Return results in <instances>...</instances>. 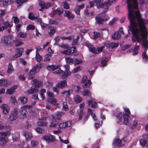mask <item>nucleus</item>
<instances>
[{"instance_id": "f03ea898", "label": "nucleus", "mask_w": 148, "mask_h": 148, "mask_svg": "<svg viewBox=\"0 0 148 148\" xmlns=\"http://www.w3.org/2000/svg\"><path fill=\"white\" fill-rule=\"evenodd\" d=\"M128 11V18L132 23L134 21H140L144 20L141 18L140 12L137 10L138 6L137 0H127Z\"/></svg>"}, {"instance_id": "f8f14e48", "label": "nucleus", "mask_w": 148, "mask_h": 148, "mask_svg": "<svg viewBox=\"0 0 148 148\" xmlns=\"http://www.w3.org/2000/svg\"><path fill=\"white\" fill-rule=\"evenodd\" d=\"M24 50L23 48H18L16 50V54L13 57V59H14L18 57L21 56L23 53Z\"/></svg>"}, {"instance_id": "49530a36", "label": "nucleus", "mask_w": 148, "mask_h": 148, "mask_svg": "<svg viewBox=\"0 0 148 148\" xmlns=\"http://www.w3.org/2000/svg\"><path fill=\"white\" fill-rule=\"evenodd\" d=\"M12 138L14 141H17L19 139V135L17 134H13L12 136Z\"/></svg>"}, {"instance_id": "412c9836", "label": "nucleus", "mask_w": 148, "mask_h": 148, "mask_svg": "<svg viewBox=\"0 0 148 148\" xmlns=\"http://www.w3.org/2000/svg\"><path fill=\"white\" fill-rule=\"evenodd\" d=\"M18 86L15 85L13 86L7 90L6 93L7 94L11 95L13 94L15 92V90L17 88Z\"/></svg>"}, {"instance_id": "f3484780", "label": "nucleus", "mask_w": 148, "mask_h": 148, "mask_svg": "<svg viewBox=\"0 0 148 148\" xmlns=\"http://www.w3.org/2000/svg\"><path fill=\"white\" fill-rule=\"evenodd\" d=\"M67 85V81L66 80H63L59 82L57 84V86L58 88L62 89L65 88Z\"/></svg>"}, {"instance_id": "a19ab883", "label": "nucleus", "mask_w": 148, "mask_h": 148, "mask_svg": "<svg viewBox=\"0 0 148 148\" xmlns=\"http://www.w3.org/2000/svg\"><path fill=\"white\" fill-rule=\"evenodd\" d=\"M27 0H17L16 1V2L19 6L21 5L23 3H27Z\"/></svg>"}, {"instance_id": "c03bdc74", "label": "nucleus", "mask_w": 148, "mask_h": 148, "mask_svg": "<svg viewBox=\"0 0 148 148\" xmlns=\"http://www.w3.org/2000/svg\"><path fill=\"white\" fill-rule=\"evenodd\" d=\"M78 115H79V119H82V116L84 115V112L83 110H81L79 112H78Z\"/></svg>"}, {"instance_id": "ea45409f", "label": "nucleus", "mask_w": 148, "mask_h": 148, "mask_svg": "<svg viewBox=\"0 0 148 148\" xmlns=\"http://www.w3.org/2000/svg\"><path fill=\"white\" fill-rule=\"evenodd\" d=\"M51 56V54H47L44 57V61H49L50 60Z\"/></svg>"}, {"instance_id": "cd10ccee", "label": "nucleus", "mask_w": 148, "mask_h": 148, "mask_svg": "<svg viewBox=\"0 0 148 148\" xmlns=\"http://www.w3.org/2000/svg\"><path fill=\"white\" fill-rule=\"evenodd\" d=\"M38 18V16L33 13L30 12L28 14V18L31 20H34L37 19Z\"/></svg>"}, {"instance_id": "4d7b16f0", "label": "nucleus", "mask_w": 148, "mask_h": 148, "mask_svg": "<svg viewBox=\"0 0 148 148\" xmlns=\"http://www.w3.org/2000/svg\"><path fill=\"white\" fill-rule=\"evenodd\" d=\"M82 94L84 96H86L90 95V93L88 90H85L82 92Z\"/></svg>"}, {"instance_id": "13d9d810", "label": "nucleus", "mask_w": 148, "mask_h": 148, "mask_svg": "<svg viewBox=\"0 0 148 148\" xmlns=\"http://www.w3.org/2000/svg\"><path fill=\"white\" fill-rule=\"evenodd\" d=\"M47 124V123L42 121H39L37 123V125L40 126H46Z\"/></svg>"}, {"instance_id": "a878e982", "label": "nucleus", "mask_w": 148, "mask_h": 148, "mask_svg": "<svg viewBox=\"0 0 148 148\" xmlns=\"http://www.w3.org/2000/svg\"><path fill=\"white\" fill-rule=\"evenodd\" d=\"M124 118V124L125 125H127L129 124V121L130 119L129 116L126 115V114L123 115Z\"/></svg>"}, {"instance_id": "774afa93", "label": "nucleus", "mask_w": 148, "mask_h": 148, "mask_svg": "<svg viewBox=\"0 0 148 148\" xmlns=\"http://www.w3.org/2000/svg\"><path fill=\"white\" fill-rule=\"evenodd\" d=\"M12 18H14V22L15 24H17L18 23L19 20L17 16H13Z\"/></svg>"}, {"instance_id": "c85d7f7f", "label": "nucleus", "mask_w": 148, "mask_h": 148, "mask_svg": "<svg viewBox=\"0 0 148 148\" xmlns=\"http://www.w3.org/2000/svg\"><path fill=\"white\" fill-rule=\"evenodd\" d=\"M38 91V89L36 88V86H34L31 87L29 89V93H35Z\"/></svg>"}, {"instance_id": "aec40b11", "label": "nucleus", "mask_w": 148, "mask_h": 148, "mask_svg": "<svg viewBox=\"0 0 148 148\" xmlns=\"http://www.w3.org/2000/svg\"><path fill=\"white\" fill-rule=\"evenodd\" d=\"M72 92V90H68L64 91L61 92V94L65 95L66 96L65 99L66 100L69 101L70 99L69 97L71 93Z\"/></svg>"}, {"instance_id": "e433bc0d", "label": "nucleus", "mask_w": 148, "mask_h": 148, "mask_svg": "<svg viewBox=\"0 0 148 148\" xmlns=\"http://www.w3.org/2000/svg\"><path fill=\"white\" fill-rule=\"evenodd\" d=\"M8 86V81L3 79L0 80V86Z\"/></svg>"}, {"instance_id": "de8ad7c7", "label": "nucleus", "mask_w": 148, "mask_h": 148, "mask_svg": "<svg viewBox=\"0 0 148 148\" xmlns=\"http://www.w3.org/2000/svg\"><path fill=\"white\" fill-rule=\"evenodd\" d=\"M79 38V36H78L75 39H74V38L73 39H73V40L72 43V45L73 46L77 45V42Z\"/></svg>"}, {"instance_id": "b1692460", "label": "nucleus", "mask_w": 148, "mask_h": 148, "mask_svg": "<svg viewBox=\"0 0 148 148\" xmlns=\"http://www.w3.org/2000/svg\"><path fill=\"white\" fill-rule=\"evenodd\" d=\"M14 71V69L13 67L12 63H9L7 69V72L8 74H10Z\"/></svg>"}, {"instance_id": "0e129e2a", "label": "nucleus", "mask_w": 148, "mask_h": 148, "mask_svg": "<svg viewBox=\"0 0 148 148\" xmlns=\"http://www.w3.org/2000/svg\"><path fill=\"white\" fill-rule=\"evenodd\" d=\"M62 4L63 5V7L64 9H69V7L68 4L66 2H63L62 3Z\"/></svg>"}, {"instance_id": "ddd939ff", "label": "nucleus", "mask_w": 148, "mask_h": 148, "mask_svg": "<svg viewBox=\"0 0 148 148\" xmlns=\"http://www.w3.org/2000/svg\"><path fill=\"white\" fill-rule=\"evenodd\" d=\"M124 143V140H120L118 138H116L114 140L113 143V145H114V147L115 146H122L125 144Z\"/></svg>"}, {"instance_id": "393cba45", "label": "nucleus", "mask_w": 148, "mask_h": 148, "mask_svg": "<svg viewBox=\"0 0 148 148\" xmlns=\"http://www.w3.org/2000/svg\"><path fill=\"white\" fill-rule=\"evenodd\" d=\"M10 133L9 132H0V139H7L6 136Z\"/></svg>"}, {"instance_id": "a211bd4d", "label": "nucleus", "mask_w": 148, "mask_h": 148, "mask_svg": "<svg viewBox=\"0 0 148 148\" xmlns=\"http://www.w3.org/2000/svg\"><path fill=\"white\" fill-rule=\"evenodd\" d=\"M59 125L58 121L53 117L51 119V122L49 125L50 127H54Z\"/></svg>"}, {"instance_id": "5fc2aeb1", "label": "nucleus", "mask_w": 148, "mask_h": 148, "mask_svg": "<svg viewBox=\"0 0 148 148\" xmlns=\"http://www.w3.org/2000/svg\"><path fill=\"white\" fill-rule=\"evenodd\" d=\"M107 62V60H106L104 58H102L101 61V63L102 64L100 66L102 67L105 66L106 65V63Z\"/></svg>"}, {"instance_id": "6ab92c4d", "label": "nucleus", "mask_w": 148, "mask_h": 148, "mask_svg": "<svg viewBox=\"0 0 148 148\" xmlns=\"http://www.w3.org/2000/svg\"><path fill=\"white\" fill-rule=\"evenodd\" d=\"M37 72L33 67L30 71L28 73V79H32L35 77L34 75Z\"/></svg>"}, {"instance_id": "6e6552de", "label": "nucleus", "mask_w": 148, "mask_h": 148, "mask_svg": "<svg viewBox=\"0 0 148 148\" xmlns=\"http://www.w3.org/2000/svg\"><path fill=\"white\" fill-rule=\"evenodd\" d=\"M18 112V110L14 109L13 110L9 116V119L11 121H13L16 120L17 117V115Z\"/></svg>"}, {"instance_id": "423d86ee", "label": "nucleus", "mask_w": 148, "mask_h": 148, "mask_svg": "<svg viewBox=\"0 0 148 148\" xmlns=\"http://www.w3.org/2000/svg\"><path fill=\"white\" fill-rule=\"evenodd\" d=\"M86 45L90 51L93 53H96L97 54H98L101 52L104 48V46H102L97 50L92 45L90 44L87 43Z\"/></svg>"}, {"instance_id": "dca6fc26", "label": "nucleus", "mask_w": 148, "mask_h": 148, "mask_svg": "<svg viewBox=\"0 0 148 148\" xmlns=\"http://www.w3.org/2000/svg\"><path fill=\"white\" fill-rule=\"evenodd\" d=\"M56 31V28L55 27L52 26H49L48 27V32L49 35L51 36L53 35Z\"/></svg>"}, {"instance_id": "20e7f679", "label": "nucleus", "mask_w": 148, "mask_h": 148, "mask_svg": "<svg viewBox=\"0 0 148 148\" xmlns=\"http://www.w3.org/2000/svg\"><path fill=\"white\" fill-rule=\"evenodd\" d=\"M117 0H108V1L106 2H103L99 5V7H101L104 10L103 11V13H105L107 12L109 7L111 5L112 3L115 2Z\"/></svg>"}, {"instance_id": "2f4dec72", "label": "nucleus", "mask_w": 148, "mask_h": 148, "mask_svg": "<svg viewBox=\"0 0 148 148\" xmlns=\"http://www.w3.org/2000/svg\"><path fill=\"white\" fill-rule=\"evenodd\" d=\"M42 59V57L40 56L38 52H36L35 60L38 62H40Z\"/></svg>"}, {"instance_id": "72a5a7b5", "label": "nucleus", "mask_w": 148, "mask_h": 148, "mask_svg": "<svg viewBox=\"0 0 148 148\" xmlns=\"http://www.w3.org/2000/svg\"><path fill=\"white\" fill-rule=\"evenodd\" d=\"M65 60L66 62L68 64L73 63L74 62V59L69 57L65 58Z\"/></svg>"}, {"instance_id": "f257e3e1", "label": "nucleus", "mask_w": 148, "mask_h": 148, "mask_svg": "<svg viewBox=\"0 0 148 148\" xmlns=\"http://www.w3.org/2000/svg\"><path fill=\"white\" fill-rule=\"evenodd\" d=\"M148 24V19L142 20L139 21H134L132 23H130L128 32L131 31L133 34L132 40L133 42L137 40L139 42L142 40V47L145 49L142 54L143 58L146 62L148 59L146 52L148 49V41L147 40L148 30L145 25Z\"/></svg>"}, {"instance_id": "473e14b6", "label": "nucleus", "mask_w": 148, "mask_h": 148, "mask_svg": "<svg viewBox=\"0 0 148 148\" xmlns=\"http://www.w3.org/2000/svg\"><path fill=\"white\" fill-rule=\"evenodd\" d=\"M61 38L63 39L62 37H61L60 36H57L56 37L54 38V40L55 41V42L54 43V45H58L59 41Z\"/></svg>"}, {"instance_id": "37998d69", "label": "nucleus", "mask_w": 148, "mask_h": 148, "mask_svg": "<svg viewBox=\"0 0 148 148\" xmlns=\"http://www.w3.org/2000/svg\"><path fill=\"white\" fill-rule=\"evenodd\" d=\"M19 99L21 101V103L23 104H25L27 101V98L25 97H20Z\"/></svg>"}, {"instance_id": "a18cd8bd", "label": "nucleus", "mask_w": 148, "mask_h": 148, "mask_svg": "<svg viewBox=\"0 0 148 148\" xmlns=\"http://www.w3.org/2000/svg\"><path fill=\"white\" fill-rule=\"evenodd\" d=\"M123 114L122 113H120L118 114L116 116V117L117 118L118 120H117V122H121L122 120V116Z\"/></svg>"}, {"instance_id": "1a4fd4ad", "label": "nucleus", "mask_w": 148, "mask_h": 148, "mask_svg": "<svg viewBox=\"0 0 148 148\" xmlns=\"http://www.w3.org/2000/svg\"><path fill=\"white\" fill-rule=\"evenodd\" d=\"M42 139L45 140L49 143L54 142L56 140L54 137L50 134H46L43 136Z\"/></svg>"}, {"instance_id": "7ed1b4c3", "label": "nucleus", "mask_w": 148, "mask_h": 148, "mask_svg": "<svg viewBox=\"0 0 148 148\" xmlns=\"http://www.w3.org/2000/svg\"><path fill=\"white\" fill-rule=\"evenodd\" d=\"M66 66H65L66 68L65 72L58 69V66L53 65L48 66L47 69L50 71H53V73L55 74H59L62 79H66L71 74V72L69 71V69L66 68Z\"/></svg>"}, {"instance_id": "9b49d317", "label": "nucleus", "mask_w": 148, "mask_h": 148, "mask_svg": "<svg viewBox=\"0 0 148 148\" xmlns=\"http://www.w3.org/2000/svg\"><path fill=\"white\" fill-rule=\"evenodd\" d=\"M86 99L89 105H91V107L92 108H96L97 107V103L94 101L93 99L90 96H88Z\"/></svg>"}, {"instance_id": "09e8293b", "label": "nucleus", "mask_w": 148, "mask_h": 148, "mask_svg": "<svg viewBox=\"0 0 148 148\" xmlns=\"http://www.w3.org/2000/svg\"><path fill=\"white\" fill-rule=\"evenodd\" d=\"M118 18H114L112 21H111L109 23V25L110 26H112L114 25L115 22L118 20Z\"/></svg>"}, {"instance_id": "603ef678", "label": "nucleus", "mask_w": 148, "mask_h": 148, "mask_svg": "<svg viewBox=\"0 0 148 148\" xmlns=\"http://www.w3.org/2000/svg\"><path fill=\"white\" fill-rule=\"evenodd\" d=\"M8 139H0V145H4L7 141Z\"/></svg>"}, {"instance_id": "58836bf2", "label": "nucleus", "mask_w": 148, "mask_h": 148, "mask_svg": "<svg viewBox=\"0 0 148 148\" xmlns=\"http://www.w3.org/2000/svg\"><path fill=\"white\" fill-rule=\"evenodd\" d=\"M64 114V113L62 112H57L56 113V115L57 116V119L59 120L60 119V118Z\"/></svg>"}, {"instance_id": "864d4df0", "label": "nucleus", "mask_w": 148, "mask_h": 148, "mask_svg": "<svg viewBox=\"0 0 148 148\" xmlns=\"http://www.w3.org/2000/svg\"><path fill=\"white\" fill-rule=\"evenodd\" d=\"M59 47H62L64 49H67L69 48V46L68 45L64 44V43H61L58 45Z\"/></svg>"}, {"instance_id": "bf43d9fd", "label": "nucleus", "mask_w": 148, "mask_h": 148, "mask_svg": "<svg viewBox=\"0 0 148 148\" xmlns=\"http://www.w3.org/2000/svg\"><path fill=\"white\" fill-rule=\"evenodd\" d=\"M88 111L91 112V115L93 118V119L95 121H97V119H96L95 116V115L92 112V110L91 109H89Z\"/></svg>"}, {"instance_id": "2eb2a0df", "label": "nucleus", "mask_w": 148, "mask_h": 148, "mask_svg": "<svg viewBox=\"0 0 148 148\" xmlns=\"http://www.w3.org/2000/svg\"><path fill=\"white\" fill-rule=\"evenodd\" d=\"M42 81H39L37 79L32 80L31 82V84H35L36 85L35 86H37L38 88L42 86Z\"/></svg>"}, {"instance_id": "3c124183", "label": "nucleus", "mask_w": 148, "mask_h": 148, "mask_svg": "<svg viewBox=\"0 0 148 148\" xmlns=\"http://www.w3.org/2000/svg\"><path fill=\"white\" fill-rule=\"evenodd\" d=\"M49 25H57V22L56 21L52 20L51 19H49Z\"/></svg>"}, {"instance_id": "79ce46f5", "label": "nucleus", "mask_w": 148, "mask_h": 148, "mask_svg": "<svg viewBox=\"0 0 148 148\" xmlns=\"http://www.w3.org/2000/svg\"><path fill=\"white\" fill-rule=\"evenodd\" d=\"M38 143L37 141L32 140L31 142V146L32 147H36Z\"/></svg>"}, {"instance_id": "9d476101", "label": "nucleus", "mask_w": 148, "mask_h": 148, "mask_svg": "<svg viewBox=\"0 0 148 148\" xmlns=\"http://www.w3.org/2000/svg\"><path fill=\"white\" fill-rule=\"evenodd\" d=\"M64 16L67 17L69 20H71L75 18L74 15L71 12L68 10H64Z\"/></svg>"}, {"instance_id": "39448f33", "label": "nucleus", "mask_w": 148, "mask_h": 148, "mask_svg": "<svg viewBox=\"0 0 148 148\" xmlns=\"http://www.w3.org/2000/svg\"><path fill=\"white\" fill-rule=\"evenodd\" d=\"M11 38L10 36H4L1 39V43L4 46L9 45L11 43Z\"/></svg>"}, {"instance_id": "6e6d98bb", "label": "nucleus", "mask_w": 148, "mask_h": 148, "mask_svg": "<svg viewBox=\"0 0 148 148\" xmlns=\"http://www.w3.org/2000/svg\"><path fill=\"white\" fill-rule=\"evenodd\" d=\"M36 131L39 133L42 134L44 132V130L42 129L40 127H38L36 129Z\"/></svg>"}, {"instance_id": "8fccbe9b", "label": "nucleus", "mask_w": 148, "mask_h": 148, "mask_svg": "<svg viewBox=\"0 0 148 148\" xmlns=\"http://www.w3.org/2000/svg\"><path fill=\"white\" fill-rule=\"evenodd\" d=\"M18 36L19 37L24 38L27 37V35L26 33L22 32H20L18 34Z\"/></svg>"}, {"instance_id": "680f3d73", "label": "nucleus", "mask_w": 148, "mask_h": 148, "mask_svg": "<svg viewBox=\"0 0 148 148\" xmlns=\"http://www.w3.org/2000/svg\"><path fill=\"white\" fill-rule=\"evenodd\" d=\"M41 26L43 29H45L48 27L49 25L43 23H41Z\"/></svg>"}, {"instance_id": "5701e85b", "label": "nucleus", "mask_w": 148, "mask_h": 148, "mask_svg": "<svg viewBox=\"0 0 148 148\" xmlns=\"http://www.w3.org/2000/svg\"><path fill=\"white\" fill-rule=\"evenodd\" d=\"M27 109L28 106L27 105L24 106L22 108L21 114L23 116V118H24V117L26 116V114H27Z\"/></svg>"}, {"instance_id": "4be33fe9", "label": "nucleus", "mask_w": 148, "mask_h": 148, "mask_svg": "<svg viewBox=\"0 0 148 148\" xmlns=\"http://www.w3.org/2000/svg\"><path fill=\"white\" fill-rule=\"evenodd\" d=\"M108 19H106L104 20L103 18L101 16H97L95 18L96 23H98L99 25H101L103 24V22L104 21H107Z\"/></svg>"}, {"instance_id": "4468645a", "label": "nucleus", "mask_w": 148, "mask_h": 148, "mask_svg": "<svg viewBox=\"0 0 148 148\" xmlns=\"http://www.w3.org/2000/svg\"><path fill=\"white\" fill-rule=\"evenodd\" d=\"M2 109L3 113L5 114H8L10 111V108L7 105L3 104L1 106Z\"/></svg>"}, {"instance_id": "052dcab7", "label": "nucleus", "mask_w": 148, "mask_h": 148, "mask_svg": "<svg viewBox=\"0 0 148 148\" xmlns=\"http://www.w3.org/2000/svg\"><path fill=\"white\" fill-rule=\"evenodd\" d=\"M140 143L142 147H144L146 143H147V140L145 139L141 140L140 141Z\"/></svg>"}, {"instance_id": "e2e57ef3", "label": "nucleus", "mask_w": 148, "mask_h": 148, "mask_svg": "<svg viewBox=\"0 0 148 148\" xmlns=\"http://www.w3.org/2000/svg\"><path fill=\"white\" fill-rule=\"evenodd\" d=\"M57 13H58L60 16H61V15L64 12V10L61 8H58L57 9Z\"/></svg>"}, {"instance_id": "c756f323", "label": "nucleus", "mask_w": 148, "mask_h": 148, "mask_svg": "<svg viewBox=\"0 0 148 148\" xmlns=\"http://www.w3.org/2000/svg\"><path fill=\"white\" fill-rule=\"evenodd\" d=\"M121 35L119 32L115 33L112 36V38L114 40H117L121 37Z\"/></svg>"}, {"instance_id": "7c9ffc66", "label": "nucleus", "mask_w": 148, "mask_h": 148, "mask_svg": "<svg viewBox=\"0 0 148 148\" xmlns=\"http://www.w3.org/2000/svg\"><path fill=\"white\" fill-rule=\"evenodd\" d=\"M91 83L90 80V79H88L87 80V82L82 84V86L83 87L85 88H87L89 86Z\"/></svg>"}, {"instance_id": "69168bd1", "label": "nucleus", "mask_w": 148, "mask_h": 148, "mask_svg": "<svg viewBox=\"0 0 148 148\" xmlns=\"http://www.w3.org/2000/svg\"><path fill=\"white\" fill-rule=\"evenodd\" d=\"M93 11H92L91 12H89L87 10H86L84 14L85 15H88L89 16H91L93 15Z\"/></svg>"}, {"instance_id": "bb28decb", "label": "nucleus", "mask_w": 148, "mask_h": 148, "mask_svg": "<svg viewBox=\"0 0 148 148\" xmlns=\"http://www.w3.org/2000/svg\"><path fill=\"white\" fill-rule=\"evenodd\" d=\"M137 43L136 45L134 48L133 49V51L132 55L133 56L137 55L138 53V51L139 50L140 46L139 45H137Z\"/></svg>"}, {"instance_id": "0eeeda50", "label": "nucleus", "mask_w": 148, "mask_h": 148, "mask_svg": "<svg viewBox=\"0 0 148 148\" xmlns=\"http://www.w3.org/2000/svg\"><path fill=\"white\" fill-rule=\"evenodd\" d=\"M75 47H72L69 49L67 50L61 51V52L66 55H70L74 53V55H77L78 54V53L75 51Z\"/></svg>"}, {"instance_id": "f704fd0d", "label": "nucleus", "mask_w": 148, "mask_h": 148, "mask_svg": "<svg viewBox=\"0 0 148 148\" xmlns=\"http://www.w3.org/2000/svg\"><path fill=\"white\" fill-rule=\"evenodd\" d=\"M14 42H15L16 44V45L18 46L23 44V42L19 38L16 39L14 40Z\"/></svg>"}, {"instance_id": "338daca9", "label": "nucleus", "mask_w": 148, "mask_h": 148, "mask_svg": "<svg viewBox=\"0 0 148 148\" xmlns=\"http://www.w3.org/2000/svg\"><path fill=\"white\" fill-rule=\"evenodd\" d=\"M119 44L118 43H115L114 42H112L111 48L112 49L117 47L119 45Z\"/></svg>"}, {"instance_id": "4c0bfd02", "label": "nucleus", "mask_w": 148, "mask_h": 148, "mask_svg": "<svg viewBox=\"0 0 148 148\" xmlns=\"http://www.w3.org/2000/svg\"><path fill=\"white\" fill-rule=\"evenodd\" d=\"M33 68L35 69L37 72L39 71L42 68L41 65V64H37L34 66Z\"/></svg>"}, {"instance_id": "c9c22d12", "label": "nucleus", "mask_w": 148, "mask_h": 148, "mask_svg": "<svg viewBox=\"0 0 148 148\" xmlns=\"http://www.w3.org/2000/svg\"><path fill=\"white\" fill-rule=\"evenodd\" d=\"M82 101V98L79 96L77 95L75 98V101L77 103H80Z\"/></svg>"}]
</instances>
